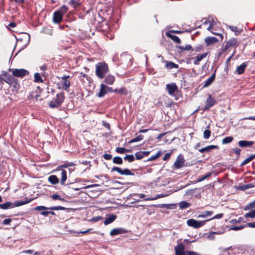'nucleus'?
<instances>
[{
  "instance_id": "1",
  "label": "nucleus",
  "mask_w": 255,
  "mask_h": 255,
  "mask_svg": "<svg viewBox=\"0 0 255 255\" xmlns=\"http://www.w3.org/2000/svg\"><path fill=\"white\" fill-rule=\"evenodd\" d=\"M108 71V66L106 63L99 62L96 65V74L99 78H104Z\"/></svg>"
},
{
  "instance_id": "2",
  "label": "nucleus",
  "mask_w": 255,
  "mask_h": 255,
  "mask_svg": "<svg viewBox=\"0 0 255 255\" xmlns=\"http://www.w3.org/2000/svg\"><path fill=\"white\" fill-rule=\"evenodd\" d=\"M32 201V199L26 200L25 201H16L13 203L10 202H7L3 204H1V209L3 210H6L8 209L16 207H19L27 203H30Z\"/></svg>"
},
{
  "instance_id": "3",
  "label": "nucleus",
  "mask_w": 255,
  "mask_h": 255,
  "mask_svg": "<svg viewBox=\"0 0 255 255\" xmlns=\"http://www.w3.org/2000/svg\"><path fill=\"white\" fill-rule=\"evenodd\" d=\"M64 101V94L59 93L57 94L56 97L53 98L49 103V106L51 108H57L60 106Z\"/></svg>"
},
{
  "instance_id": "4",
  "label": "nucleus",
  "mask_w": 255,
  "mask_h": 255,
  "mask_svg": "<svg viewBox=\"0 0 255 255\" xmlns=\"http://www.w3.org/2000/svg\"><path fill=\"white\" fill-rule=\"evenodd\" d=\"M206 222V220L197 221L193 219H190L187 220V224L190 227H193L195 229H198L203 226Z\"/></svg>"
},
{
  "instance_id": "5",
  "label": "nucleus",
  "mask_w": 255,
  "mask_h": 255,
  "mask_svg": "<svg viewBox=\"0 0 255 255\" xmlns=\"http://www.w3.org/2000/svg\"><path fill=\"white\" fill-rule=\"evenodd\" d=\"M184 162L185 160L183 155L181 154H180L177 156L175 161L173 165V169H177L184 167Z\"/></svg>"
},
{
  "instance_id": "6",
  "label": "nucleus",
  "mask_w": 255,
  "mask_h": 255,
  "mask_svg": "<svg viewBox=\"0 0 255 255\" xmlns=\"http://www.w3.org/2000/svg\"><path fill=\"white\" fill-rule=\"evenodd\" d=\"M166 90L170 96L175 97L176 93L178 92V87L176 84L174 83L171 84H168L166 85Z\"/></svg>"
},
{
  "instance_id": "7",
  "label": "nucleus",
  "mask_w": 255,
  "mask_h": 255,
  "mask_svg": "<svg viewBox=\"0 0 255 255\" xmlns=\"http://www.w3.org/2000/svg\"><path fill=\"white\" fill-rule=\"evenodd\" d=\"M238 46L237 40L235 38H232L229 39L226 43V45L222 49V52H224L229 49L230 47H237Z\"/></svg>"
},
{
  "instance_id": "8",
  "label": "nucleus",
  "mask_w": 255,
  "mask_h": 255,
  "mask_svg": "<svg viewBox=\"0 0 255 255\" xmlns=\"http://www.w3.org/2000/svg\"><path fill=\"white\" fill-rule=\"evenodd\" d=\"M10 70L12 71L13 76L19 78H22L29 73L28 71L24 69H10Z\"/></svg>"
},
{
  "instance_id": "9",
  "label": "nucleus",
  "mask_w": 255,
  "mask_h": 255,
  "mask_svg": "<svg viewBox=\"0 0 255 255\" xmlns=\"http://www.w3.org/2000/svg\"><path fill=\"white\" fill-rule=\"evenodd\" d=\"M117 171L119 173H120L121 175H134V174L132 172H131L129 169L128 168H125L124 169H122L121 168L119 167L115 166L112 168L111 171Z\"/></svg>"
},
{
  "instance_id": "10",
  "label": "nucleus",
  "mask_w": 255,
  "mask_h": 255,
  "mask_svg": "<svg viewBox=\"0 0 255 255\" xmlns=\"http://www.w3.org/2000/svg\"><path fill=\"white\" fill-rule=\"evenodd\" d=\"M175 255H185V247L182 243H179L174 248Z\"/></svg>"
},
{
  "instance_id": "11",
  "label": "nucleus",
  "mask_w": 255,
  "mask_h": 255,
  "mask_svg": "<svg viewBox=\"0 0 255 255\" xmlns=\"http://www.w3.org/2000/svg\"><path fill=\"white\" fill-rule=\"evenodd\" d=\"M216 103V101L210 95L206 100V104L204 107L205 110H208L210 108L213 107Z\"/></svg>"
},
{
  "instance_id": "12",
  "label": "nucleus",
  "mask_w": 255,
  "mask_h": 255,
  "mask_svg": "<svg viewBox=\"0 0 255 255\" xmlns=\"http://www.w3.org/2000/svg\"><path fill=\"white\" fill-rule=\"evenodd\" d=\"M128 232V230L122 228H115L111 230L110 235L114 236L119 234H125Z\"/></svg>"
},
{
  "instance_id": "13",
  "label": "nucleus",
  "mask_w": 255,
  "mask_h": 255,
  "mask_svg": "<svg viewBox=\"0 0 255 255\" xmlns=\"http://www.w3.org/2000/svg\"><path fill=\"white\" fill-rule=\"evenodd\" d=\"M63 18V14L61 11L57 10L54 12L53 14V21L55 23H59L62 21Z\"/></svg>"
},
{
  "instance_id": "14",
  "label": "nucleus",
  "mask_w": 255,
  "mask_h": 255,
  "mask_svg": "<svg viewBox=\"0 0 255 255\" xmlns=\"http://www.w3.org/2000/svg\"><path fill=\"white\" fill-rule=\"evenodd\" d=\"M207 55V53H204L202 54L198 55L196 57H192L191 59L194 60L193 63L194 65H199L200 62Z\"/></svg>"
},
{
  "instance_id": "15",
  "label": "nucleus",
  "mask_w": 255,
  "mask_h": 255,
  "mask_svg": "<svg viewBox=\"0 0 255 255\" xmlns=\"http://www.w3.org/2000/svg\"><path fill=\"white\" fill-rule=\"evenodd\" d=\"M117 215L114 214L107 215L104 223L105 225H109L113 222L117 218Z\"/></svg>"
},
{
  "instance_id": "16",
  "label": "nucleus",
  "mask_w": 255,
  "mask_h": 255,
  "mask_svg": "<svg viewBox=\"0 0 255 255\" xmlns=\"http://www.w3.org/2000/svg\"><path fill=\"white\" fill-rule=\"evenodd\" d=\"M74 164L72 162L68 163L65 162V181L66 180L67 176H66V173H67V170H68L69 173H71V171L74 170Z\"/></svg>"
},
{
  "instance_id": "17",
  "label": "nucleus",
  "mask_w": 255,
  "mask_h": 255,
  "mask_svg": "<svg viewBox=\"0 0 255 255\" xmlns=\"http://www.w3.org/2000/svg\"><path fill=\"white\" fill-rule=\"evenodd\" d=\"M107 94L105 88V85L103 83L100 84V89L99 92L96 94V96L99 98L104 97Z\"/></svg>"
},
{
  "instance_id": "18",
  "label": "nucleus",
  "mask_w": 255,
  "mask_h": 255,
  "mask_svg": "<svg viewBox=\"0 0 255 255\" xmlns=\"http://www.w3.org/2000/svg\"><path fill=\"white\" fill-rule=\"evenodd\" d=\"M247 66L248 63L247 62H243L241 65L237 67V73L239 75L243 74Z\"/></svg>"
},
{
  "instance_id": "19",
  "label": "nucleus",
  "mask_w": 255,
  "mask_h": 255,
  "mask_svg": "<svg viewBox=\"0 0 255 255\" xmlns=\"http://www.w3.org/2000/svg\"><path fill=\"white\" fill-rule=\"evenodd\" d=\"M215 77H216V74H215V72L213 73L211 76H210V77L209 78H208L206 81H205L204 82V84L203 85V87L204 88H205V87H207L208 86H209L210 85H211L212 83L214 81L215 79Z\"/></svg>"
},
{
  "instance_id": "20",
  "label": "nucleus",
  "mask_w": 255,
  "mask_h": 255,
  "mask_svg": "<svg viewBox=\"0 0 255 255\" xmlns=\"http://www.w3.org/2000/svg\"><path fill=\"white\" fill-rule=\"evenodd\" d=\"M218 148V146L217 145H210L209 146H207L206 147L202 148L201 149H199V151L201 153H203L204 152H209L211 151L212 149Z\"/></svg>"
},
{
  "instance_id": "21",
  "label": "nucleus",
  "mask_w": 255,
  "mask_h": 255,
  "mask_svg": "<svg viewBox=\"0 0 255 255\" xmlns=\"http://www.w3.org/2000/svg\"><path fill=\"white\" fill-rule=\"evenodd\" d=\"M254 144L253 141L240 140L238 142L239 146L241 147H247Z\"/></svg>"
},
{
  "instance_id": "22",
  "label": "nucleus",
  "mask_w": 255,
  "mask_h": 255,
  "mask_svg": "<svg viewBox=\"0 0 255 255\" xmlns=\"http://www.w3.org/2000/svg\"><path fill=\"white\" fill-rule=\"evenodd\" d=\"M205 41L206 45L209 46L216 43L219 40L215 37H207L205 39Z\"/></svg>"
},
{
  "instance_id": "23",
  "label": "nucleus",
  "mask_w": 255,
  "mask_h": 255,
  "mask_svg": "<svg viewBox=\"0 0 255 255\" xmlns=\"http://www.w3.org/2000/svg\"><path fill=\"white\" fill-rule=\"evenodd\" d=\"M115 81V77L113 75H108L104 80V82L107 85H112Z\"/></svg>"
},
{
  "instance_id": "24",
  "label": "nucleus",
  "mask_w": 255,
  "mask_h": 255,
  "mask_svg": "<svg viewBox=\"0 0 255 255\" xmlns=\"http://www.w3.org/2000/svg\"><path fill=\"white\" fill-rule=\"evenodd\" d=\"M72 76L65 75V90H67L70 87L71 83L73 81V80H72Z\"/></svg>"
},
{
  "instance_id": "25",
  "label": "nucleus",
  "mask_w": 255,
  "mask_h": 255,
  "mask_svg": "<svg viewBox=\"0 0 255 255\" xmlns=\"http://www.w3.org/2000/svg\"><path fill=\"white\" fill-rule=\"evenodd\" d=\"M114 92L118 93L120 94H124L127 95L128 94V90L125 87H121L119 89H115L114 90Z\"/></svg>"
},
{
  "instance_id": "26",
  "label": "nucleus",
  "mask_w": 255,
  "mask_h": 255,
  "mask_svg": "<svg viewBox=\"0 0 255 255\" xmlns=\"http://www.w3.org/2000/svg\"><path fill=\"white\" fill-rule=\"evenodd\" d=\"M165 67L168 69H172L173 68H178L179 65L175 63H173L171 61H166Z\"/></svg>"
},
{
  "instance_id": "27",
  "label": "nucleus",
  "mask_w": 255,
  "mask_h": 255,
  "mask_svg": "<svg viewBox=\"0 0 255 255\" xmlns=\"http://www.w3.org/2000/svg\"><path fill=\"white\" fill-rule=\"evenodd\" d=\"M166 35L167 37L170 38L173 41H174L176 43H180L181 40L180 38L176 35H172L169 32L166 33Z\"/></svg>"
},
{
  "instance_id": "28",
  "label": "nucleus",
  "mask_w": 255,
  "mask_h": 255,
  "mask_svg": "<svg viewBox=\"0 0 255 255\" xmlns=\"http://www.w3.org/2000/svg\"><path fill=\"white\" fill-rule=\"evenodd\" d=\"M48 180L52 184H56L58 183L59 181V180L57 177V176L56 175H54L49 176L48 178Z\"/></svg>"
},
{
  "instance_id": "29",
  "label": "nucleus",
  "mask_w": 255,
  "mask_h": 255,
  "mask_svg": "<svg viewBox=\"0 0 255 255\" xmlns=\"http://www.w3.org/2000/svg\"><path fill=\"white\" fill-rule=\"evenodd\" d=\"M4 74L6 77L4 79H3V81L9 84H12L14 81V78L10 75H7L6 73H5Z\"/></svg>"
},
{
  "instance_id": "30",
  "label": "nucleus",
  "mask_w": 255,
  "mask_h": 255,
  "mask_svg": "<svg viewBox=\"0 0 255 255\" xmlns=\"http://www.w3.org/2000/svg\"><path fill=\"white\" fill-rule=\"evenodd\" d=\"M176 48L181 50V51H193V48L191 45H187L186 46L183 47L182 46H177Z\"/></svg>"
},
{
  "instance_id": "31",
  "label": "nucleus",
  "mask_w": 255,
  "mask_h": 255,
  "mask_svg": "<svg viewBox=\"0 0 255 255\" xmlns=\"http://www.w3.org/2000/svg\"><path fill=\"white\" fill-rule=\"evenodd\" d=\"M179 206L180 209H186L190 207V203L187 202L186 201H181L179 203Z\"/></svg>"
},
{
  "instance_id": "32",
  "label": "nucleus",
  "mask_w": 255,
  "mask_h": 255,
  "mask_svg": "<svg viewBox=\"0 0 255 255\" xmlns=\"http://www.w3.org/2000/svg\"><path fill=\"white\" fill-rule=\"evenodd\" d=\"M56 170L61 171V179L60 183L61 184H64V164L61 165L59 166V167H58L57 168Z\"/></svg>"
},
{
  "instance_id": "33",
  "label": "nucleus",
  "mask_w": 255,
  "mask_h": 255,
  "mask_svg": "<svg viewBox=\"0 0 255 255\" xmlns=\"http://www.w3.org/2000/svg\"><path fill=\"white\" fill-rule=\"evenodd\" d=\"M161 154L162 152L161 151H158L155 155H152L150 158H149L147 161H149L154 160L159 157Z\"/></svg>"
},
{
  "instance_id": "34",
  "label": "nucleus",
  "mask_w": 255,
  "mask_h": 255,
  "mask_svg": "<svg viewBox=\"0 0 255 255\" xmlns=\"http://www.w3.org/2000/svg\"><path fill=\"white\" fill-rule=\"evenodd\" d=\"M143 139V135L142 134L138 135L137 137L131 139L129 142L128 143H131L139 141Z\"/></svg>"
},
{
  "instance_id": "35",
  "label": "nucleus",
  "mask_w": 255,
  "mask_h": 255,
  "mask_svg": "<svg viewBox=\"0 0 255 255\" xmlns=\"http://www.w3.org/2000/svg\"><path fill=\"white\" fill-rule=\"evenodd\" d=\"M213 214V211H206L203 212V213L202 214L199 215L198 216V218H205L207 216L212 215Z\"/></svg>"
},
{
  "instance_id": "36",
  "label": "nucleus",
  "mask_w": 255,
  "mask_h": 255,
  "mask_svg": "<svg viewBox=\"0 0 255 255\" xmlns=\"http://www.w3.org/2000/svg\"><path fill=\"white\" fill-rule=\"evenodd\" d=\"M113 162L115 164L121 165L123 164V160L120 156H116L113 158Z\"/></svg>"
},
{
  "instance_id": "37",
  "label": "nucleus",
  "mask_w": 255,
  "mask_h": 255,
  "mask_svg": "<svg viewBox=\"0 0 255 255\" xmlns=\"http://www.w3.org/2000/svg\"><path fill=\"white\" fill-rule=\"evenodd\" d=\"M69 4L73 8L76 7L77 6L80 5L78 0H70Z\"/></svg>"
},
{
  "instance_id": "38",
  "label": "nucleus",
  "mask_w": 255,
  "mask_h": 255,
  "mask_svg": "<svg viewBox=\"0 0 255 255\" xmlns=\"http://www.w3.org/2000/svg\"><path fill=\"white\" fill-rule=\"evenodd\" d=\"M125 160H128L129 162H131L135 160V157L132 154L127 155L124 157Z\"/></svg>"
},
{
  "instance_id": "39",
  "label": "nucleus",
  "mask_w": 255,
  "mask_h": 255,
  "mask_svg": "<svg viewBox=\"0 0 255 255\" xmlns=\"http://www.w3.org/2000/svg\"><path fill=\"white\" fill-rule=\"evenodd\" d=\"M233 137L232 136H227L225 137L222 140L223 144H228L231 142L233 140Z\"/></svg>"
},
{
  "instance_id": "40",
  "label": "nucleus",
  "mask_w": 255,
  "mask_h": 255,
  "mask_svg": "<svg viewBox=\"0 0 255 255\" xmlns=\"http://www.w3.org/2000/svg\"><path fill=\"white\" fill-rule=\"evenodd\" d=\"M34 77V81L35 82L38 83V82H41L43 81L42 79H41L40 74H39L38 73H35Z\"/></svg>"
},
{
  "instance_id": "41",
  "label": "nucleus",
  "mask_w": 255,
  "mask_h": 255,
  "mask_svg": "<svg viewBox=\"0 0 255 255\" xmlns=\"http://www.w3.org/2000/svg\"><path fill=\"white\" fill-rule=\"evenodd\" d=\"M245 218H254L255 217V210H252L251 212L245 214Z\"/></svg>"
},
{
  "instance_id": "42",
  "label": "nucleus",
  "mask_w": 255,
  "mask_h": 255,
  "mask_svg": "<svg viewBox=\"0 0 255 255\" xmlns=\"http://www.w3.org/2000/svg\"><path fill=\"white\" fill-rule=\"evenodd\" d=\"M167 196V195H165V194H159V195H157L156 196V197L155 198H145L144 199L145 201H150V200H155V199H157L158 198H162V197H165Z\"/></svg>"
},
{
  "instance_id": "43",
  "label": "nucleus",
  "mask_w": 255,
  "mask_h": 255,
  "mask_svg": "<svg viewBox=\"0 0 255 255\" xmlns=\"http://www.w3.org/2000/svg\"><path fill=\"white\" fill-rule=\"evenodd\" d=\"M254 185L253 183H249L247 184L244 185L241 187V189L242 190H246L249 188H252L254 187Z\"/></svg>"
},
{
  "instance_id": "44",
  "label": "nucleus",
  "mask_w": 255,
  "mask_h": 255,
  "mask_svg": "<svg viewBox=\"0 0 255 255\" xmlns=\"http://www.w3.org/2000/svg\"><path fill=\"white\" fill-rule=\"evenodd\" d=\"M229 28L232 31L235 32L236 35L239 34L240 32L239 28L237 26H229Z\"/></svg>"
},
{
  "instance_id": "45",
  "label": "nucleus",
  "mask_w": 255,
  "mask_h": 255,
  "mask_svg": "<svg viewBox=\"0 0 255 255\" xmlns=\"http://www.w3.org/2000/svg\"><path fill=\"white\" fill-rule=\"evenodd\" d=\"M73 184H70L66 187V191L67 193H69V192H70L71 189H72L75 191H79L80 189V188H78L70 187V186H73Z\"/></svg>"
},
{
  "instance_id": "46",
  "label": "nucleus",
  "mask_w": 255,
  "mask_h": 255,
  "mask_svg": "<svg viewBox=\"0 0 255 255\" xmlns=\"http://www.w3.org/2000/svg\"><path fill=\"white\" fill-rule=\"evenodd\" d=\"M211 135V131L209 129H206L204 131V138L206 139H208Z\"/></svg>"
},
{
  "instance_id": "47",
  "label": "nucleus",
  "mask_w": 255,
  "mask_h": 255,
  "mask_svg": "<svg viewBox=\"0 0 255 255\" xmlns=\"http://www.w3.org/2000/svg\"><path fill=\"white\" fill-rule=\"evenodd\" d=\"M224 216V214L223 213H220V214H217L216 215L214 216L213 217H212V218L211 219H209L208 220H207L206 221H210L211 220H213V219H221Z\"/></svg>"
},
{
  "instance_id": "48",
  "label": "nucleus",
  "mask_w": 255,
  "mask_h": 255,
  "mask_svg": "<svg viewBox=\"0 0 255 255\" xmlns=\"http://www.w3.org/2000/svg\"><path fill=\"white\" fill-rule=\"evenodd\" d=\"M127 150V149L124 147H118L116 149V151L119 153H124Z\"/></svg>"
},
{
  "instance_id": "49",
  "label": "nucleus",
  "mask_w": 255,
  "mask_h": 255,
  "mask_svg": "<svg viewBox=\"0 0 255 255\" xmlns=\"http://www.w3.org/2000/svg\"><path fill=\"white\" fill-rule=\"evenodd\" d=\"M103 219V218L101 216H96L93 217L90 220V221L94 222H97L102 220Z\"/></svg>"
},
{
  "instance_id": "50",
  "label": "nucleus",
  "mask_w": 255,
  "mask_h": 255,
  "mask_svg": "<svg viewBox=\"0 0 255 255\" xmlns=\"http://www.w3.org/2000/svg\"><path fill=\"white\" fill-rule=\"evenodd\" d=\"M135 158L137 160L141 159L143 157V155L142 154V151L136 152L135 153Z\"/></svg>"
},
{
  "instance_id": "51",
  "label": "nucleus",
  "mask_w": 255,
  "mask_h": 255,
  "mask_svg": "<svg viewBox=\"0 0 255 255\" xmlns=\"http://www.w3.org/2000/svg\"><path fill=\"white\" fill-rule=\"evenodd\" d=\"M255 207V200L250 203L246 207L245 210L254 208Z\"/></svg>"
},
{
  "instance_id": "52",
  "label": "nucleus",
  "mask_w": 255,
  "mask_h": 255,
  "mask_svg": "<svg viewBox=\"0 0 255 255\" xmlns=\"http://www.w3.org/2000/svg\"><path fill=\"white\" fill-rule=\"evenodd\" d=\"M51 197L54 200H59L61 201H64V199L62 198L59 195L57 194H53L51 196Z\"/></svg>"
},
{
  "instance_id": "53",
  "label": "nucleus",
  "mask_w": 255,
  "mask_h": 255,
  "mask_svg": "<svg viewBox=\"0 0 255 255\" xmlns=\"http://www.w3.org/2000/svg\"><path fill=\"white\" fill-rule=\"evenodd\" d=\"M49 209H50L51 210H64V207H62L61 206H55V207H52L49 208Z\"/></svg>"
},
{
  "instance_id": "54",
  "label": "nucleus",
  "mask_w": 255,
  "mask_h": 255,
  "mask_svg": "<svg viewBox=\"0 0 255 255\" xmlns=\"http://www.w3.org/2000/svg\"><path fill=\"white\" fill-rule=\"evenodd\" d=\"M216 232H211L208 235V239L210 240H214L215 238Z\"/></svg>"
},
{
  "instance_id": "55",
  "label": "nucleus",
  "mask_w": 255,
  "mask_h": 255,
  "mask_svg": "<svg viewBox=\"0 0 255 255\" xmlns=\"http://www.w3.org/2000/svg\"><path fill=\"white\" fill-rule=\"evenodd\" d=\"M102 123H103V125L106 128H107L108 130H109L111 129V127H110V125L109 123H108L106 121H104L102 122Z\"/></svg>"
},
{
  "instance_id": "56",
  "label": "nucleus",
  "mask_w": 255,
  "mask_h": 255,
  "mask_svg": "<svg viewBox=\"0 0 255 255\" xmlns=\"http://www.w3.org/2000/svg\"><path fill=\"white\" fill-rule=\"evenodd\" d=\"M47 209H49V208H48L45 206H37L35 208V210H37V211H41V210H47Z\"/></svg>"
},
{
  "instance_id": "57",
  "label": "nucleus",
  "mask_w": 255,
  "mask_h": 255,
  "mask_svg": "<svg viewBox=\"0 0 255 255\" xmlns=\"http://www.w3.org/2000/svg\"><path fill=\"white\" fill-rule=\"evenodd\" d=\"M104 158L106 160H111L112 158V155L110 154H104L103 155Z\"/></svg>"
},
{
  "instance_id": "58",
  "label": "nucleus",
  "mask_w": 255,
  "mask_h": 255,
  "mask_svg": "<svg viewBox=\"0 0 255 255\" xmlns=\"http://www.w3.org/2000/svg\"><path fill=\"white\" fill-rule=\"evenodd\" d=\"M244 228V226H234L231 228V230H234V231H238L240 230H241Z\"/></svg>"
},
{
  "instance_id": "59",
  "label": "nucleus",
  "mask_w": 255,
  "mask_h": 255,
  "mask_svg": "<svg viewBox=\"0 0 255 255\" xmlns=\"http://www.w3.org/2000/svg\"><path fill=\"white\" fill-rule=\"evenodd\" d=\"M11 222V219L7 218V219H4L3 221L2 224L3 225H9Z\"/></svg>"
},
{
  "instance_id": "60",
  "label": "nucleus",
  "mask_w": 255,
  "mask_h": 255,
  "mask_svg": "<svg viewBox=\"0 0 255 255\" xmlns=\"http://www.w3.org/2000/svg\"><path fill=\"white\" fill-rule=\"evenodd\" d=\"M193 51H195V52H199L201 51L203 49V46L200 45L199 46H198L197 47H195L194 48H193Z\"/></svg>"
},
{
  "instance_id": "61",
  "label": "nucleus",
  "mask_w": 255,
  "mask_h": 255,
  "mask_svg": "<svg viewBox=\"0 0 255 255\" xmlns=\"http://www.w3.org/2000/svg\"><path fill=\"white\" fill-rule=\"evenodd\" d=\"M251 160L250 159V158L249 157H248L247 158H246V159H245L243 162L241 164V166H244L245 165L247 164L248 163H249V162H250Z\"/></svg>"
},
{
  "instance_id": "62",
  "label": "nucleus",
  "mask_w": 255,
  "mask_h": 255,
  "mask_svg": "<svg viewBox=\"0 0 255 255\" xmlns=\"http://www.w3.org/2000/svg\"><path fill=\"white\" fill-rule=\"evenodd\" d=\"M171 152L166 153L164 155V157L163 158V160H167L169 159L170 157V156H171Z\"/></svg>"
},
{
  "instance_id": "63",
  "label": "nucleus",
  "mask_w": 255,
  "mask_h": 255,
  "mask_svg": "<svg viewBox=\"0 0 255 255\" xmlns=\"http://www.w3.org/2000/svg\"><path fill=\"white\" fill-rule=\"evenodd\" d=\"M243 219L242 217H240L238 220L236 219H233L231 221V223H240L243 221Z\"/></svg>"
},
{
  "instance_id": "64",
  "label": "nucleus",
  "mask_w": 255,
  "mask_h": 255,
  "mask_svg": "<svg viewBox=\"0 0 255 255\" xmlns=\"http://www.w3.org/2000/svg\"><path fill=\"white\" fill-rule=\"evenodd\" d=\"M246 226L250 228H255V222L247 223Z\"/></svg>"
}]
</instances>
